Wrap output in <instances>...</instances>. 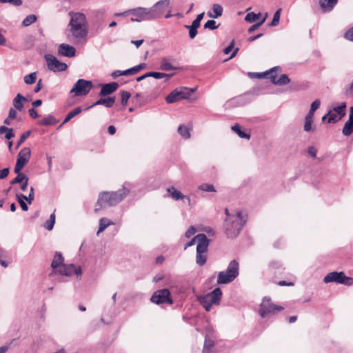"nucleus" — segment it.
Here are the masks:
<instances>
[{
    "mask_svg": "<svg viewBox=\"0 0 353 353\" xmlns=\"http://www.w3.org/2000/svg\"><path fill=\"white\" fill-rule=\"evenodd\" d=\"M150 301L157 305H172L174 303L171 296V293L167 288L160 289L155 291L150 298Z\"/></svg>",
    "mask_w": 353,
    "mask_h": 353,
    "instance_id": "nucleus-9",
    "label": "nucleus"
},
{
    "mask_svg": "<svg viewBox=\"0 0 353 353\" xmlns=\"http://www.w3.org/2000/svg\"><path fill=\"white\" fill-rule=\"evenodd\" d=\"M233 48H234V42L232 41L228 47H226L224 49V50H223L224 54H229L232 51Z\"/></svg>",
    "mask_w": 353,
    "mask_h": 353,
    "instance_id": "nucleus-64",
    "label": "nucleus"
},
{
    "mask_svg": "<svg viewBox=\"0 0 353 353\" xmlns=\"http://www.w3.org/2000/svg\"><path fill=\"white\" fill-rule=\"evenodd\" d=\"M281 8L278 9L274 14L273 19L270 23L271 26H276L279 24L280 20Z\"/></svg>",
    "mask_w": 353,
    "mask_h": 353,
    "instance_id": "nucleus-41",
    "label": "nucleus"
},
{
    "mask_svg": "<svg viewBox=\"0 0 353 353\" xmlns=\"http://www.w3.org/2000/svg\"><path fill=\"white\" fill-rule=\"evenodd\" d=\"M161 1L159 3H155L151 8L137 7L136 8L130 9L131 12V21L141 22L144 21H152L158 19V15L160 12H157L156 8L162 4Z\"/></svg>",
    "mask_w": 353,
    "mask_h": 353,
    "instance_id": "nucleus-5",
    "label": "nucleus"
},
{
    "mask_svg": "<svg viewBox=\"0 0 353 353\" xmlns=\"http://www.w3.org/2000/svg\"><path fill=\"white\" fill-rule=\"evenodd\" d=\"M82 112V109L81 107H77L74 108L73 110L70 111L67 116L65 117V119L63 120V123L61 124L59 128H61L63 124L68 123L70 119H72L75 116L79 114Z\"/></svg>",
    "mask_w": 353,
    "mask_h": 353,
    "instance_id": "nucleus-28",
    "label": "nucleus"
},
{
    "mask_svg": "<svg viewBox=\"0 0 353 353\" xmlns=\"http://www.w3.org/2000/svg\"><path fill=\"white\" fill-rule=\"evenodd\" d=\"M196 233V229L194 226H190L185 233L186 238H190L193 234Z\"/></svg>",
    "mask_w": 353,
    "mask_h": 353,
    "instance_id": "nucleus-53",
    "label": "nucleus"
},
{
    "mask_svg": "<svg viewBox=\"0 0 353 353\" xmlns=\"http://www.w3.org/2000/svg\"><path fill=\"white\" fill-rule=\"evenodd\" d=\"M167 192L169 194V196L174 201L183 200L185 198V195L174 187L172 186L168 188Z\"/></svg>",
    "mask_w": 353,
    "mask_h": 353,
    "instance_id": "nucleus-22",
    "label": "nucleus"
},
{
    "mask_svg": "<svg viewBox=\"0 0 353 353\" xmlns=\"http://www.w3.org/2000/svg\"><path fill=\"white\" fill-rule=\"evenodd\" d=\"M45 59L47 62L48 68L54 72L65 71L68 68L66 63L59 61L50 54H46Z\"/></svg>",
    "mask_w": 353,
    "mask_h": 353,
    "instance_id": "nucleus-12",
    "label": "nucleus"
},
{
    "mask_svg": "<svg viewBox=\"0 0 353 353\" xmlns=\"http://www.w3.org/2000/svg\"><path fill=\"white\" fill-rule=\"evenodd\" d=\"M342 132L345 136H350L353 132V107L350 108L349 119L345 122Z\"/></svg>",
    "mask_w": 353,
    "mask_h": 353,
    "instance_id": "nucleus-18",
    "label": "nucleus"
},
{
    "mask_svg": "<svg viewBox=\"0 0 353 353\" xmlns=\"http://www.w3.org/2000/svg\"><path fill=\"white\" fill-rule=\"evenodd\" d=\"M31 157L30 148H22L17 155V162L14 167V172H21L26 164L29 161Z\"/></svg>",
    "mask_w": 353,
    "mask_h": 353,
    "instance_id": "nucleus-13",
    "label": "nucleus"
},
{
    "mask_svg": "<svg viewBox=\"0 0 353 353\" xmlns=\"http://www.w3.org/2000/svg\"><path fill=\"white\" fill-rule=\"evenodd\" d=\"M279 70H280L279 67H274V68H271L270 70L263 72V76L264 78L270 79V81L273 83V78H274V80L276 79L278 71H279Z\"/></svg>",
    "mask_w": 353,
    "mask_h": 353,
    "instance_id": "nucleus-24",
    "label": "nucleus"
},
{
    "mask_svg": "<svg viewBox=\"0 0 353 353\" xmlns=\"http://www.w3.org/2000/svg\"><path fill=\"white\" fill-rule=\"evenodd\" d=\"M261 17V14L260 12L255 14L254 12H252L247 14L245 17V20L249 23H253L259 19Z\"/></svg>",
    "mask_w": 353,
    "mask_h": 353,
    "instance_id": "nucleus-35",
    "label": "nucleus"
},
{
    "mask_svg": "<svg viewBox=\"0 0 353 353\" xmlns=\"http://www.w3.org/2000/svg\"><path fill=\"white\" fill-rule=\"evenodd\" d=\"M245 216L241 211H237L225 221V232L228 238H234L239 235L246 223Z\"/></svg>",
    "mask_w": 353,
    "mask_h": 353,
    "instance_id": "nucleus-2",
    "label": "nucleus"
},
{
    "mask_svg": "<svg viewBox=\"0 0 353 353\" xmlns=\"http://www.w3.org/2000/svg\"><path fill=\"white\" fill-rule=\"evenodd\" d=\"M63 264V257L60 253L57 252L54 256V259L51 263V267L53 269L54 273H57V270Z\"/></svg>",
    "mask_w": 353,
    "mask_h": 353,
    "instance_id": "nucleus-21",
    "label": "nucleus"
},
{
    "mask_svg": "<svg viewBox=\"0 0 353 353\" xmlns=\"http://www.w3.org/2000/svg\"><path fill=\"white\" fill-rule=\"evenodd\" d=\"M37 19V17L35 14H30L27 16L23 21H22V26L24 27H27L34 23Z\"/></svg>",
    "mask_w": 353,
    "mask_h": 353,
    "instance_id": "nucleus-36",
    "label": "nucleus"
},
{
    "mask_svg": "<svg viewBox=\"0 0 353 353\" xmlns=\"http://www.w3.org/2000/svg\"><path fill=\"white\" fill-rule=\"evenodd\" d=\"M187 97L188 96L184 92L174 90L166 97L165 101L168 103H173Z\"/></svg>",
    "mask_w": 353,
    "mask_h": 353,
    "instance_id": "nucleus-17",
    "label": "nucleus"
},
{
    "mask_svg": "<svg viewBox=\"0 0 353 353\" xmlns=\"http://www.w3.org/2000/svg\"><path fill=\"white\" fill-rule=\"evenodd\" d=\"M353 93V79L349 87L345 90L346 95H351Z\"/></svg>",
    "mask_w": 353,
    "mask_h": 353,
    "instance_id": "nucleus-62",
    "label": "nucleus"
},
{
    "mask_svg": "<svg viewBox=\"0 0 353 353\" xmlns=\"http://www.w3.org/2000/svg\"><path fill=\"white\" fill-rule=\"evenodd\" d=\"M325 283L335 282L340 284L346 285H352L353 284V279L347 277L343 272H332L327 274L323 279Z\"/></svg>",
    "mask_w": 353,
    "mask_h": 353,
    "instance_id": "nucleus-10",
    "label": "nucleus"
},
{
    "mask_svg": "<svg viewBox=\"0 0 353 353\" xmlns=\"http://www.w3.org/2000/svg\"><path fill=\"white\" fill-rule=\"evenodd\" d=\"M149 75L150 77H154L157 79H161L165 77L169 79L171 77V74L159 72H149Z\"/></svg>",
    "mask_w": 353,
    "mask_h": 353,
    "instance_id": "nucleus-39",
    "label": "nucleus"
},
{
    "mask_svg": "<svg viewBox=\"0 0 353 353\" xmlns=\"http://www.w3.org/2000/svg\"><path fill=\"white\" fill-rule=\"evenodd\" d=\"M327 116L328 123H335L341 119V117H338L336 113L331 110L327 113Z\"/></svg>",
    "mask_w": 353,
    "mask_h": 353,
    "instance_id": "nucleus-44",
    "label": "nucleus"
},
{
    "mask_svg": "<svg viewBox=\"0 0 353 353\" xmlns=\"http://www.w3.org/2000/svg\"><path fill=\"white\" fill-rule=\"evenodd\" d=\"M231 129L234 132H236L239 135V137L241 138L249 139L250 137V135L249 134H247L241 130V126L237 123H236L235 125L232 126Z\"/></svg>",
    "mask_w": 353,
    "mask_h": 353,
    "instance_id": "nucleus-32",
    "label": "nucleus"
},
{
    "mask_svg": "<svg viewBox=\"0 0 353 353\" xmlns=\"http://www.w3.org/2000/svg\"><path fill=\"white\" fill-rule=\"evenodd\" d=\"M26 101V99L21 94H17L13 99V105L17 110L21 111L23 108V102Z\"/></svg>",
    "mask_w": 353,
    "mask_h": 353,
    "instance_id": "nucleus-25",
    "label": "nucleus"
},
{
    "mask_svg": "<svg viewBox=\"0 0 353 353\" xmlns=\"http://www.w3.org/2000/svg\"><path fill=\"white\" fill-rule=\"evenodd\" d=\"M37 74L36 72H31L26 75L23 78L24 82L27 85H32L35 83L37 80Z\"/></svg>",
    "mask_w": 353,
    "mask_h": 353,
    "instance_id": "nucleus-34",
    "label": "nucleus"
},
{
    "mask_svg": "<svg viewBox=\"0 0 353 353\" xmlns=\"http://www.w3.org/2000/svg\"><path fill=\"white\" fill-rule=\"evenodd\" d=\"M185 27L187 29H188V30H189V37H190V38L192 39H194L196 36V34L198 33L197 28H194V27H192L191 26H185Z\"/></svg>",
    "mask_w": 353,
    "mask_h": 353,
    "instance_id": "nucleus-49",
    "label": "nucleus"
},
{
    "mask_svg": "<svg viewBox=\"0 0 353 353\" xmlns=\"http://www.w3.org/2000/svg\"><path fill=\"white\" fill-rule=\"evenodd\" d=\"M31 131L28 130L21 134L19 140L17 141L16 147L19 148L30 135Z\"/></svg>",
    "mask_w": 353,
    "mask_h": 353,
    "instance_id": "nucleus-45",
    "label": "nucleus"
},
{
    "mask_svg": "<svg viewBox=\"0 0 353 353\" xmlns=\"http://www.w3.org/2000/svg\"><path fill=\"white\" fill-rule=\"evenodd\" d=\"M176 59L173 57H164L160 59V69L164 71H170L176 70L175 65Z\"/></svg>",
    "mask_w": 353,
    "mask_h": 353,
    "instance_id": "nucleus-15",
    "label": "nucleus"
},
{
    "mask_svg": "<svg viewBox=\"0 0 353 353\" xmlns=\"http://www.w3.org/2000/svg\"><path fill=\"white\" fill-rule=\"evenodd\" d=\"M320 105H321V101H320V100H319V99H316V100H314V101L312 103V104H311L310 107H311L312 108H313V109H314V110H316L320 107Z\"/></svg>",
    "mask_w": 353,
    "mask_h": 353,
    "instance_id": "nucleus-58",
    "label": "nucleus"
},
{
    "mask_svg": "<svg viewBox=\"0 0 353 353\" xmlns=\"http://www.w3.org/2000/svg\"><path fill=\"white\" fill-rule=\"evenodd\" d=\"M42 87H43L42 80L39 79L34 89V92L36 93L39 92L41 90Z\"/></svg>",
    "mask_w": 353,
    "mask_h": 353,
    "instance_id": "nucleus-60",
    "label": "nucleus"
},
{
    "mask_svg": "<svg viewBox=\"0 0 353 353\" xmlns=\"http://www.w3.org/2000/svg\"><path fill=\"white\" fill-rule=\"evenodd\" d=\"M55 223V214L52 213L50 214V218L44 223V227L48 230H52Z\"/></svg>",
    "mask_w": 353,
    "mask_h": 353,
    "instance_id": "nucleus-38",
    "label": "nucleus"
},
{
    "mask_svg": "<svg viewBox=\"0 0 353 353\" xmlns=\"http://www.w3.org/2000/svg\"><path fill=\"white\" fill-rule=\"evenodd\" d=\"M145 67V63H140L134 67L133 69L134 70V74L139 72L141 70L143 69Z\"/></svg>",
    "mask_w": 353,
    "mask_h": 353,
    "instance_id": "nucleus-61",
    "label": "nucleus"
},
{
    "mask_svg": "<svg viewBox=\"0 0 353 353\" xmlns=\"http://www.w3.org/2000/svg\"><path fill=\"white\" fill-rule=\"evenodd\" d=\"M27 202L29 203V204H31L32 201L34 200V188L33 187H31L30 189V193L28 194V196H27Z\"/></svg>",
    "mask_w": 353,
    "mask_h": 353,
    "instance_id": "nucleus-52",
    "label": "nucleus"
},
{
    "mask_svg": "<svg viewBox=\"0 0 353 353\" xmlns=\"http://www.w3.org/2000/svg\"><path fill=\"white\" fill-rule=\"evenodd\" d=\"M223 7L217 3L212 6V12H208V16L210 18L217 19L221 17L223 14Z\"/></svg>",
    "mask_w": 353,
    "mask_h": 353,
    "instance_id": "nucleus-23",
    "label": "nucleus"
},
{
    "mask_svg": "<svg viewBox=\"0 0 353 353\" xmlns=\"http://www.w3.org/2000/svg\"><path fill=\"white\" fill-rule=\"evenodd\" d=\"M9 174V168H4L0 170V179H3Z\"/></svg>",
    "mask_w": 353,
    "mask_h": 353,
    "instance_id": "nucleus-55",
    "label": "nucleus"
},
{
    "mask_svg": "<svg viewBox=\"0 0 353 353\" xmlns=\"http://www.w3.org/2000/svg\"><path fill=\"white\" fill-rule=\"evenodd\" d=\"M312 122H313V119L305 118V123H304L303 128L305 132H310L312 130Z\"/></svg>",
    "mask_w": 353,
    "mask_h": 353,
    "instance_id": "nucleus-48",
    "label": "nucleus"
},
{
    "mask_svg": "<svg viewBox=\"0 0 353 353\" xmlns=\"http://www.w3.org/2000/svg\"><path fill=\"white\" fill-rule=\"evenodd\" d=\"M266 19V17H265L261 21H259V23H256V24H254L253 26H252L249 29H248V32H253L254 30H255L256 29H257L259 26H261L265 21Z\"/></svg>",
    "mask_w": 353,
    "mask_h": 353,
    "instance_id": "nucleus-51",
    "label": "nucleus"
},
{
    "mask_svg": "<svg viewBox=\"0 0 353 353\" xmlns=\"http://www.w3.org/2000/svg\"><path fill=\"white\" fill-rule=\"evenodd\" d=\"M222 291L219 288H215L211 292L203 296H198L197 300L200 304L209 312L212 305H219L222 297Z\"/></svg>",
    "mask_w": 353,
    "mask_h": 353,
    "instance_id": "nucleus-7",
    "label": "nucleus"
},
{
    "mask_svg": "<svg viewBox=\"0 0 353 353\" xmlns=\"http://www.w3.org/2000/svg\"><path fill=\"white\" fill-rule=\"evenodd\" d=\"M76 49L66 43H61L58 47V54L66 57H73L75 55Z\"/></svg>",
    "mask_w": 353,
    "mask_h": 353,
    "instance_id": "nucleus-16",
    "label": "nucleus"
},
{
    "mask_svg": "<svg viewBox=\"0 0 353 353\" xmlns=\"http://www.w3.org/2000/svg\"><path fill=\"white\" fill-rule=\"evenodd\" d=\"M121 104L123 105H126L128 101V99H130L131 94L130 92L122 90L121 91Z\"/></svg>",
    "mask_w": 353,
    "mask_h": 353,
    "instance_id": "nucleus-46",
    "label": "nucleus"
},
{
    "mask_svg": "<svg viewBox=\"0 0 353 353\" xmlns=\"http://www.w3.org/2000/svg\"><path fill=\"white\" fill-rule=\"evenodd\" d=\"M17 113L16 110H14V108H10L9 110L8 117L12 120L17 117Z\"/></svg>",
    "mask_w": 353,
    "mask_h": 353,
    "instance_id": "nucleus-59",
    "label": "nucleus"
},
{
    "mask_svg": "<svg viewBox=\"0 0 353 353\" xmlns=\"http://www.w3.org/2000/svg\"><path fill=\"white\" fill-rule=\"evenodd\" d=\"M219 26L216 25V23L214 20H208L205 24H204V28L205 29H209L211 30H215L218 28Z\"/></svg>",
    "mask_w": 353,
    "mask_h": 353,
    "instance_id": "nucleus-47",
    "label": "nucleus"
},
{
    "mask_svg": "<svg viewBox=\"0 0 353 353\" xmlns=\"http://www.w3.org/2000/svg\"><path fill=\"white\" fill-rule=\"evenodd\" d=\"M307 151H308V154L311 157H312L314 158L316 157V153H317V150H316V149L314 147H313V146L309 147Z\"/></svg>",
    "mask_w": 353,
    "mask_h": 353,
    "instance_id": "nucleus-57",
    "label": "nucleus"
},
{
    "mask_svg": "<svg viewBox=\"0 0 353 353\" xmlns=\"http://www.w3.org/2000/svg\"><path fill=\"white\" fill-rule=\"evenodd\" d=\"M58 121L52 115H48V117L42 119L39 121V124L43 126L54 125Z\"/></svg>",
    "mask_w": 353,
    "mask_h": 353,
    "instance_id": "nucleus-26",
    "label": "nucleus"
},
{
    "mask_svg": "<svg viewBox=\"0 0 353 353\" xmlns=\"http://www.w3.org/2000/svg\"><path fill=\"white\" fill-rule=\"evenodd\" d=\"M337 2L338 0H319V6L323 12H330Z\"/></svg>",
    "mask_w": 353,
    "mask_h": 353,
    "instance_id": "nucleus-20",
    "label": "nucleus"
},
{
    "mask_svg": "<svg viewBox=\"0 0 353 353\" xmlns=\"http://www.w3.org/2000/svg\"><path fill=\"white\" fill-rule=\"evenodd\" d=\"M57 273L65 276H71L74 274L77 275H81L82 270L80 266H75L73 264L70 265H62L60 269L57 270Z\"/></svg>",
    "mask_w": 353,
    "mask_h": 353,
    "instance_id": "nucleus-14",
    "label": "nucleus"
},
{
    "mask_svg": "<svg viewBox=\"0 0 353 353\" xmlns=\"http://www.w3.org/2000/svg\"><path fill=\"white\" fill-rule=\"evenodd\" d=\"M161 1H163V3L162 4L161 3L159 6H158L156 8L157 11L160 12V14L158 15V18H159L162 15V14L165 12V10L168 8L170 3V0H160L158 2H157L156 3H159Z\"/></svg>",
    "mask_w": 353,
    "mask_h": 353,
    "instance_id": "nucleus-31",
    "label": "nucleus"
},
{
    "mask_svg": "<svg viewBox=\"0 0 353 353\" xmlns=\"http://www.w3.org/2000/svg\"><path fill=\"white\" fill-rule=\"evenodd\" d=\"M114 224L113 222L106 218H101L99 220V228L97 231V234L104 231L109 225Z\"/></svg>",
    "mask_w": 353,
    "mask_h": 353,
    "instance_id": "nucleus-29",
    "label": "nucleus"
},
{
    "mask_svg": "<svg viewBox=\"0 0 353 353\" xmlns=\"http://www.w3.org/2000/svg\"><path fill=\"white\" fill-rule=\"evenodd\" d=\"M283 307L274 304L270 298L264 297L260 305L259 314L261 317H270L277 312L282 311Z\"/></svg>",
    "mask_w": 353,
    "mask_h": 353,
    "instance_id": "nucleus-8",
    "label": "nucleus"
},
{
    "mask_svg": "<svg viewBox=\"0 0 353 353\" xmlns=\"http://www.w3.org/2000/svg\"><path fill=\"white\" fill-rule=\"evenodd\" d=\"M1 3H9L15 6H19L22 5V0H1Z\"/></svg>",
    "mask_w": 353,
    "mask_h": 353,
    "instance_id": "nucleus-50",
    "label": "nucleus"
},
{
    "mask_svg": "<svg viewBox=\"0 0 353 353\" xmlns=\"http://www.w3.org/2000/svg\"><path fill=\"white\" fill-rule=\"evenodd\" d=\"M128 192L129 190L125 188V186L116 192H101L99 196L97 206H99L101 208L116 205L123 201Z\"/></svg>",
    "mask_w": 353,
    "mask_h": 353,
    "instance_id": "nucleus-4",
    "label": "nucleus"
},
{
    "mask_svg": "<svg viewBox=\"0 0 353 353\" xmlns=\"http://www.w3.org/2000/svg\"><path fill=\"white\" fill-rule=\"evenodd\" d=\"M119 88V84L117 82H112L102 85L101 90L99 92L100 96H106L112 94Z\"/></svg>",
    "mask_w": 353,
    "mask_h": 353,
    "instance_id": "nucleus-19",
    "label": "nucleus"
},
{
    "mask_svg": "<svg viewBox=\"0 0 353 353\" xmlns=\"http://www.w3.org/2000/svg\"><path fill=\"white\" fill-rule=\"evenodd\" d=\"M17 174V176L10 181V184L14 185L15 183H21L24 180L27 179L28 176L21 173V172H15Z\"/></svg>",
    "mask_w": 353,
    "mask_h": 353,
    "instance_id": "nucleus-37",
    "label": "nucleus"
},
{
    "mask_svg": "<svg viewBox=\"0 0 353 353\" xmlns=\"http://www.w3.org/2000/svg\"><path fill=\"white\" fill-rule=\"evenodd\" d=\"M290 82V79L287 74H281V77L276 79H273V83L276 85H285Z\"/></svg>",
    "mask_w": 353,
    "mask_h": 353,
    "instance_id": "nucleus-30",
    "label": "nucleus"
},
{
    "mask_svg": "<svg viewBox=\"0 0 353 353\" xmlns=\"http://www.w3.org/2000/svg\"><path fill=\"white\" fill-rule=\"evenodd\" d=\"M14 137V130L12 128H9V130L6 132L5 138L6 139H10Z\"/></svg>",
    "mask_w": 353,
    "mask_h": 353,
    "instance_id": "nucleus-56",
    "label": "nucleus"
},
{
    "mask_svg": "<svg viewBox=\"0 0 353 353\" xmlns=\"http://www.w3.org/2000/svg\"><path fill=\"white\" fill-rule=\"evenodd\" d=\"M214 342L207 337L205 338L203 353H210V349L213 347Z\"/></svg>",
    "mask_w": 353,
    "mask_h": 353,
    "instance_id": "nucleus-43",
    "label": "nucleus"
},
{
    "mask_svg": "<svg viewBox=\"0 0 353 353\" xmlns=\"http://www.w3.org/2000/svg\"><path fill=\"white\" fill-rule=\"evenodd\" d=\"M190 128L188 126L181 125L178 128V132L184 139H189L190 137Z\"/></svg>",
    "mask_w": 353,
    "mask_h": 353,
    "instance_id": "nucleus-33",
    "label": "nucleus"
},
{
    "mask_svg": "<svg viewBox=\"0 0 353 353\" xmlns=\"http://www.w3.org/2000/svg\"><path fill=\"white\" fill-rule=\"evenodd\" d=\"M346 108L345 103H342L340 105L334 107L333 110L337 114H340V117H343L345 115V109Z\"/></svg>",
    "mask_w": 353,
    "mask_h": 353,
    "instance_id": "nucleus-40",
    "label": "nucleus"
},
{
    "mask_svg": "<svg viewBox=\"0 0 353 353\" xmlns=\"http://www.w3.org/2000/svg\"><path fill=\"white\" fill-rule=\"evenodd\" d=\"M239 274V265L237 261L230 262L226 270L221 271L217 276L218 284H228L232 282Z\"/></svg>",
    "mask_w": 353,
    "mask_h": 353,
    "instance_id": "nucleus-6",
    "label": "nucleus"
},
{
    "mask_svg": "<svg viewBox=\"0 0 353 353\" xmlns=\"http://www.w3.org/2000/svg\"><path fill=\"white\" fill-rule=\"evenodd\" d=\"M70 20L68 26V38L75 43L85 40L88 34V21L81 12H70Z\"/></svg>",
    "mask_w": 353,
    "mask_h": 353,
    "instance_id": "nucleus-1",
    "label": "nucleus"
},
{
    "mask_svg": "<svg viewBox=\"0 0 353 353\" xmlns=\"http://www.w3.org/2000/svg\"><path fill=\"white\" fill-rule=\"evenodd\" d=\"M115 102L114 97H108L107 99H100L97 101L93 105H103L107 108H111Z\"/></svg>",
    "mask_w": 353,
    "mask_h": 353,
    "instance_id": "nucleus-27",
    "label": "nucleus"
},
{
    "mask_svg": "<svg viewBox=\"0 0 353 353\" xmlns=\"http://www.w3.org/2000/svg\"><path fill=\"white\" fill-rule=\"evenodd\" d=\"M29 114L33 119L37 118L39 117L37 112L34 108L29 110Z\"/></svg>",
    "mask_w": 353,
    "mask_h": 353,
    "instance_id": "nucleus-63",
    "label": "nucleus"
},
{
    "mask_svg": "<svg viewBox=\"0 0 353 353\" xmlns=\"http://www.w3.org/2000/svg\"><path fill=\"white\" fill-rule=\"evenodd\" d=\"M195 243H197L196 261L199 265L202 266L206 262L205 253L208 251L210 241L205 234H199L185 245L184 249L186 250L192 246Z\"/></svg>",
    "mask_w": 353,
    "mask_h": 353,
    "instance_id": "nucleus-3",
    "label": "nucleus"
},
{
    "mask_svg": "<svg viewBox=\"0 0 353 353\" xmlns=\"http://www.w3.org/2000/svg\"><path fill=\"white\" fill-rule=\"evenodd\" d=\"M198 189L204 192H216L214 185L209 183H203L198 187Z\"/></svg>",
    "mask_w": 353,
    "mask_h": 353,
    "instance_id": "nucleus-42",
    "label": "nucleus"
},
{
    "mask_svg": "<svg viewBox=\"0 0 353 353\" xmlns=\"http://www.w3.org/2000/svg\"><path fill=\"white\" fill-rule=\"evenodd\" d=\"M92 88V83L90 81L79 79L74 85L70 92H74L76 96L86 95Z\"/></svg>",
    "mask_w": 353,
    "mask_h": 353,
    "instance_id": "nucleus-11",
    "label": "nucleus"
},
{
    "mask_svg": "<svg viewBox=\"0 0 353 353\" xmlns=\"http://www.w3.org/2000/svg\"><path fill=\"white\" fill-rule=\"evenodd\" d=\"M344 37L349 41H353V27L345 33Z\"/></svg>",
    "mask_w": 353,
    "mask_h": 353,
    "instance_id": "nucleus-54",
    "label": "nucleus"
}]
</instances>
